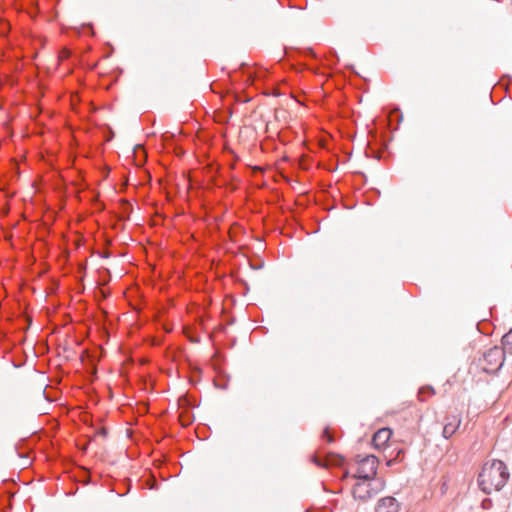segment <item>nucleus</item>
I'll list each match as a JSON object with an SVG mask.
<instances>
[{"label": "nucleus", "mask_w": 512, "mask_h": 512, "mask_svg": "<svg viewBox=\"0 0 512 512\" xmlns=\"http://www.w3.org/2000/svg\"><path fill=\"white\" fill-rule=\"evenodd\" d=\"M509 479V472L505 463L501 460L486 462L478 476L480 489L491 494L493 491L501 490Z\"/></svg>", "instance_id": "1"}, {"label": "nucleus", "mask_w": 512, "mask_h": 512, "mask_svg": "<svg viewBox=\"0 0 512 512\" xmlns=\"http://www.w3.org/2000/svg\"><path fill=\"white\" fill-rule=\"evenodd\" d=\"M359 481L353 487V496L355 499L366 502L376 496L384 488V482L380 479Z\"/></svg>", "instance_id": "2"}, {"label": "nucleus", "mask_w": 512, "mask_h": 512, "mask_svg": "<svg viewBox=\"0 0 512 512\" xmlns=\"http://www.w3.org/2000/svg\"><path fill=\"white\" fill-rule=\"evenodd\" d=\"M505 354L504 350L498 346L488 349L479 359L481 369L486 373L497 372L504 364Z\"/></svg>", "instance_id": "3"}, {"label": "nucleus", "mask_w": 512, "mask_h": 512, "mask_svg": "<svg viewBox=\"0 0 512 512\" xmlns=\"http://www.w3.org/2000/svg\"><path fill=\"white\" fill-rule=\"evenodd\" d=\"M355 461L358 465L357 473L354 475L357 479L373 480L377 474L378 459L374 455H357Z\"/></svg>", "instance_id": "4"}, {"label": "nucleus", "mask_w": 512, "mask_h": 512, "mask_svg": "<svg viewBox=\"0 0 512 512\" xmlns=\"http://www.w3.org/2000/svg\"><path fill=\"white\" fill-rule=\"evenodd\" d=\"M462 419L460 414H450L445 417L442 435L445 439L452 437L459 429Z\"/></svg>", "instance_id": "5"}, {"label": "nucleus", "mask_w": 512, "mask_h": 512, "mask_svg": "<svg viewBox=\"0 0 512 512\" xmlns=\"http://www.w3.org/2000/svg\"><path fill=\"white\" fill-rule=\"evenodd\" d=\"M313 461L320 467L340 466L342 465L344 458L335 453H328L324 456L315 455Z\"/></svg>", "instance_id": "6"}, {"label": "nucleus", "mask_w": 512, "mask_h": 512, "mask_svg": "<svg viewBox=\"0 0 512 512\" xmlns=\"http://www.w3.org/2000/svg\"><path fill=\"white\" fill-rule=\"evenodd\" d=\"M376 512H399L400 511V503L397 499L392 496L383 497L378 500L376 507Z\"/></svg>", "instance_id": "7"}, {"label": "nucleus", "mask_w": 512, "mask_h": 512, "mask_svg": "<svg viewBox=\"0 0 512 512\" xmlns=\"http://www.w3.org/2000/svg\"><path fill=\"white\" fill-rule=\"evenodd\" d=\"M392 431L389 428L379 429L372 438V443L376 448H381L390 439Z\"/></svg>", "instance_id": "8"}, {"label": "nucleus", "mask_w": 512, "mask_h": 512, "mask_svg": "<svg viewBox=\"0 0 512 512\" xmlns=\"http://www.w3.org/2000/svg\"><path fill=\"white\" fill-rule=\"evenodd\" d=\"M504 354H512V329L502 337V347Z\"/></svg>", "instance_id": "9"}, {"label": "nucleus", "mask_w": 512, "mask_h": 512, "mask_svg": "<svg viewBox=\"0 0 512 512\" xmlns=\"http://www.w3.org/2000/svg\"><path fill=\"white\" fill-rule=\"evenodd\" d=\"M426 392L428 393V395H433L435 393V391L432 387H422L418 393V397H419L420 401L426 400L424 398V393H426Z\"/></svg>", "instance_id": "10"}, {"label": "nucleus", "mask_w": 512, "mask_h": 512, "mask_svg": "<svg viewBox=\"0 0 512 512\" xmlns=\"http://www.w3.org/2000/svg\"><path fill=\"white\" fill-rule=\"evenodd\" d=\"M323 438H325L327 440V442L329 443H332L334 442V437L330 434V431L328 428H326L324 431H323Z\"/></svg>", "instance_id": "11"}, {"label": "nucleus", "mask_w": 512, "mask_h": 512, "mask_svg": "<svg viewBox=\"0 0 512 512\" xmlns=\"http://www.w3.org/2000/svg\"><path fill=\"white\" fill-rule=\"evenodd\" d=\"M181 423L183 426H187L191 423L190 417L187 415V417L184 419L183 416H181Z\"/></svg>", "instance_id": "12"}, {"label": "nucleus", "mask_w": 512, "mask_h": 512, "mask_svg": "<svg viewBox=\"0 0 512 512\" xmlns=\"http://www.w3.org/2000/svg\"><path fill=\"white\" fill-rule=\"evenodd\" d=\"M137 150H139L141 152L142 156L144 157V151H143V149H142V147L140 145L136 146L135 153H137Z\"/></svg>", "instance_id": "13"}, {"label": "nucleus", "mask_w": 512, "mask_h": 512, "mask_svg": "<svg viewBox=\"0 0 512 512\" xmlns=\"http://www.w3.org/2000/svg\"><path fill=\"white\" fill-rule=\"evenodd\" d=\"M99 434L103 435V436H106V430L105 429H101Z\"/></svg>", "instance_id": "14"}]
</instances>
